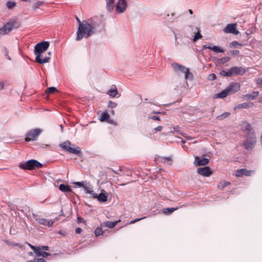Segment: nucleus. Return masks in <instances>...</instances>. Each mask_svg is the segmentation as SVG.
I'll return each instance as SVG.
<instances>
[{
  "instance_id": "27",
  "label": "nucleus",
  "mask_w": 262,
  "mask_h": 262,
  "mask_svg": "<svg viewBox=\"0 0 262 262\" xmlns=\"http://www.w3.org/2000/svg\"><path fill=\"white\" fill-rule=\"evenodd\" d=\"M71 145V144L69 141L65 142L60 144V146L61 147V148L67 151L68 150L69 148L70 147Z\"/></svg>"
},
{
  "instance_id": "51",
  "label": "nucleus",
  "mask_w": 262,
  "mask_h": 262,
  "mask_svg": "<svg viewBox=\"0 0 262 262\" xmlns=\"http://www.w3.org/2000/svg\"><path fill=\"white\" fill-rule=\"evenodd\" d=\"M77 222H78V223H85V221L83 220V219H82L81 217H80L77 218Z\"/></svg>"
},
{
  "instance_id": "54",
  "label": "nucleus",
  "mask_w": 262,
  "mask_h": 262,
  "mask_svg": "<svg viewBox=\"0 0 262 262\" xmlns=\"http://www.w3.org/2000/svg\"><path fill=\"white\" fill-rule=\"evenodd\" d=\"M36 262H46L45 260L43 258L35 259Z\"/></svg>"
},
{
  "instance_id": "50",
  "label": "nucleus",
  "mask_w": 262,
  "mask_h": 262,
  "mask_svg": "<svg viewBox=\"0 0 262 262\" xmlns=\"http://www.w3.org/2000/svg\"><path fill=\"white\" fill-rule=\"evenodd\" d=\"M163 127L162 126H159L157 127H156L154 129L156 131V132H160V131H161Z\"/></svg>"
},
{
  "instance_id": "36",
  "label": "nucleus",
  "mask_w": 262,
  "mask_h": 262,
  "mask_svg": "<svg viewBox=\"0 0 262 262\" xmlns=\"http://www.w3.org/2000/svg\"><path fill=\"white\" fill-rule=\"evenodd\" d=\"M95 234L96 236H99L103 234V231L101 228L98 227L95 231Z\"/></svg>"
},
{
  "instance_id": "12",
  "label": "nucleus",
  "mask_w": 262,
  "mask_h": 262,
  "mask_svg": "<svg viewBox=\"0 0 262 262\" xmlns=\"http://www.w3.org/2000/svg\"><path fill=\"white\" fill-rule=\"evenodd\" d=\"M209 162V160L206 158H200L199 156H195L194 164L198 166L201 165H205Z\"/></svg>"
},
{
  "instance_id": "1",
  "label": "nucleus",
  "mask_w": 262,
  "mask_h": 262,
  "mask_svg": "<svg viewBox=\"0 0 262 262\" xmlns=\"http://www.w3.org/2000/svg\"><path fill=\"white\" fill-rule=\"evenodd\" d=\"M98 26L97 21L93 18L82 20L78 25L76 40L80 41L93 35L96 32Z\"/></svg>"
},
{
  "instance_id": "17",
  "label": "nucleus",
  "mask_w": 262,
  "mask_h": 262,
  "mask_svg": "<svg viewBox=\"0 0 262 262\" xmlns=\"http://www.w3.org/2000/svg\"><path fill=\"white\" fill-rule=\"evenodd\" d=\"M68 151L77 155H79L81 153L80 148L79 147H76L74 145L72 146L71 145L69 148Z\"/></svg>"
},
{
  "instance_id": "10",
  "label": "nucleus",
  "mask_w": 262,
  "mask_h": 262,
  "mask_svg": "<svg viewBox=\"0 0 262 262\" xmlns=\"http://www.w3.org/2000/svg\"><path fill=\"white\" fill-rule=\"evenodd\" d=\"M13 28V24L12 23H8L0 29V34L5 35L9 33Z\"/></svg>"
},
{
  "instance_id": "37",
  "label": "nucleus",
  "mask_w": 262,
  "mask_h": 262,
  "mask_svg": "<svg viewBox=\"0 0 262 262\" xmlns=\"http://www.w3.org/2000/svg\"><path fill=\"white\" fill-rule=\"evenodd\" d=\"M37 250H36L34 252L36 254L37 256H41L40 254L43 253V252L41 251V248L40 247H37Z\"/></svg>"
},
{
  "instance_id": "46",
  "label": "nucleus",
  "mask_w": 262,
  "mask_h": 262,
  "mask_svg": "<svg viewBox=\"0 0 262 262\" xmlns=\"http://www.w3.org/2000/svg\"><path fill=\"white\" fill-rule=\"evenodd\" d=\"M5 83L4 81H0V91L4 89Z\"/></svg>"
},
{
  "instance_id": "52",
  "label": "nucleus",
  "mask_w": 262,
  "mask_h": 262,
  "mask_svg": "<svg viewBox=\"0 0 262 262\" xmlns=\"http://www.w3.org/2000/svg\"><path fill=\"white\" fill-rule=\"evenodd\" d=\"M40 247L41 248L42 250H43L48 251L49 250V247L48 246H40Z\"/></svg>"
},
{
  "instance_id": "6",
  "label": "nucleus",
  "mask_w": 262,
  "mask_h": 262,
  "mask_svg": "<svg viewBox=\"0 0 262 262\" xmlns=\"http://www.w3.org/2000/svg\"><path fill=\"white\" fill-rule=\"evenodd\" d=\"M127 7L126 0H118L115 5V11L118 14L123 13L126 11Z\"/></svg>"
},
{
  "instance_id": "44",
  "label": "nucleus",
  "mask_w": 262,
  "mask_h": 262,
  "mask_svg": "<svg viewBox=\"0 0 262 262\" xmlns=\"http://www.w3.org/2000/svg\"><path fill=\"white\" fill-rule=\"evenodd\" d=\"M232 75H233V74L232 73V72L231 71V68L228 71H226V76L231 77Z\"/></svg>"
},
{
  "instance_id": "14",
  "label": "nucleus",
  "mask_w": 262,
  "mask_h": 262,
  "mask_svg": "<svg viewBox=\"0 0 262 262\" xmlns=\"http://www.w3.org/2000/svg\"><path fill=\"white\" fill-rule=\"evenodd\" d=\"M231 71L234 75L243 74L246 71L241 67H234L231 68Z\"/></svg>"
},
{
  "instance_id": "42",
  "label": "nucleus",
  "mask_w": 262,
  "mask_h": 262,
  "mask_svg": "<svg viewBox=\"0 0 262 262\" xmlns=\"http://www.w3.org/2000/svg\"><path fill=\"white\" fill-rule=\"evenodd\" d=\"M230 60V58L228 57H224L221 59V61L222 63H225L228 61Z\"/></svg>"
},
{
  "instance_id": "31",
  "label": "nucleus",
  "mask_w": 262,
  "mask_h": 262,
  "mask_svg": "<svg viewBox=\"0 0 262 262\" xmlns=\"http://www.w3.org/2000/svg\"><path fill=\"white\" fill-rule=\"evenodd\" d=\"M229 115H230L229 113L226 112V113H223L221 115L218 116L217 117V119H218L219 120H222L223 119L227 118L228 116H229Z\"/></svg>"
},
{
  "instance_id": "57",
  "label": "nucleus",
  "mask_w": 262,
  "mask_h": 262,
  "mask_svg": "<svg viewBox=\"0 0 262 262\" xmlns=\"http://www.w3.org/2000/svg\"><path fill=\"white\" fill-rule=\"evenodd\" d=\"M29 246L30 247V248H31L32 250H34V252L35 251V250H37V247H35V246H33V245H31V244H29Z\"/></svg>"
},
{
  "instance_id": "61",
  "label": "nucleus",
  "mask_w": 262,
  "mask_h": 262,
  "mask_svg": "<svg viewBox=\"0 0 262 262\" xmlns=\"http://www.w3.org/2000/svg\"><path fill=\"white\" fill-rule=\"evenodd\" d=\"M135 223H136V221L133 220V221H130V224H134Z\"/></svg>"
},
{
  "instance_id": "56",
  "label": "nucleus",
  "mask_w": 262,
  "mask_h": 262,
  "mask_svg": "<svg viewBox=\"0 0 262 262\" xmlns=\"http://www.w3.org/2000/svg\"><path fill=\"white\" fill-rule=\"evenodd\" d=\"M151 118L155 120L160 121V118L158 116H154L151 117Z\"/></svg>"
},
{
  "instance_id": "38",
  "label": "nucleus",
  "mask_w": 262,
  "mask_h": 262,
  "mask_svg": "<svg viewBox=\"0 0 262 262\" xmlns=\"http://www.w3.org/2000/svg\"><path fill=\"white\" fill-rule=\"evenodd\" d=\"M73 184L75 185H77L80 187H84V185H85L86 183L85 182H76L73 183Z\"/></svg>"
},
{
  "instance_id": "19",
  "label": "nucleus",
  "mask_w": 262,
  "mask_h": 262,
  "mask_svg": "<svg viewBox=\"0 0 262 262\" xmlns=\"http://www.w3.org/2000/svg\"><path fill=\"white\" fill-rule=\"evenodd\" d=\"M94 198H97L99 202H105L107 200V195L106 194L101 192L99 195L97 194V196H95Z\"/></svg>"
},
{
  "instance_id": "24",
  "label": "nucleus",
  "mask_w": 262,
  "mask_h": 262,
  "mask_svg": "<svg viewBox=\"0 0 262 262\" xmlns=\"http://www.w3.org/2000/svg\"><path fill=\"white\" fill-rule=\"evenodd\" d=\"M59 189L62 192H67L71 191V189L69 186L60 184L59 186Z\"/></svg>"
},
{
  "instance_id": "3",
  "label": "nucleus",
  "mask_w": 262,
  "mask_h": 262,
  "mask_svg": "<svg viewBox=\"0 0 262 262\" xmlns=\"http://www.w3.org/2000/svg\"><path fill=\"white\" fill-rule=\"evenodd\" d=\"M172 66L176 73L178 74L184 73L186 79L192 78V75L189 72L188 69L178 63H173Z\"/></svg>"
},
{
  "instance_id": "26",
  "label": "nucleus",
  "mask_w": 262,
  "mask_h": 262,
  "mask_svg": "<svg viewBox=\"0 0 262 262\" xmlns=\"http://www.w3.org/2000/svg\"><path fill=\"white\" fill-rule=\"evenodd\" d=\"M106 3V7L108 10L113 8L115 3V0H105Z\"/></svg>"
},
{
  "instance_id": "47",
  "label": "nucleus",
  "mask_w": 262,
  "mask_h": 262,
  "mask_svg": "<svg viewBox=\"0 0 262 262\" xmlns=\"http://www.w3.org/2000/svg\"><path fill=\"white\" fill-rule=\"evenodd\" d=\"M178 209V208H167L166 210H168V212L169 213H172L174 211Z\"/></svg>"
},
{
  "instance_id": "23",
  "label": "nucleus",
  "mask_w": 262,
  "mask_h": 262,
  "mask_svg": "<svg viewBox=\"0 0 262 262\" xmlns=\"http://www.w3.org/2000/svg\"><path fill=\"white\" fill-rule=\"evenodd\" d=\"M110 118V115L107 112H103L101 114L99 120L101 122L107 121Z\"/></svg>"
},
{
  "instance_id": "40",
  "label": "nucleus",
  "mask_w": 262,
  "mask_h": 262,
  "mask_svg": "<svg viewBox=\"0 0 262 262\" xmlns=\"http://www.w3.org/2000/svg\"><path fill=\"white\" fill-rule=\"evenodd\" d=\"M208 78L209 80H213L216 79V76L214 74H211L208 76Z\"/></svg>"
},
{
  "instance_id": "45",
  "label": "nucleus",
  "mask_w": 262,
  "mask_h": 262,
  "mask_svg": "<svg viewBox=\"0 0 262 262\" xmlns=\"http://www.w3.org/2000/svg\"><path fill=\"white\" fill-rule=\"evenodd\" d=\"M49 255H50V254L49 253L45 251H43V253L40 254V256L43 257H46Z\"/></svg>"
},
{
  "instance_id": "32",
  "label": "nucleus",
  "mask_w": 262,
  "mask_h": 262,
  "mask_svg": "<svg viewBox=\"0 0 262 262\" xmlns=\"http://www.w3.org/2000/svg\"><path fill=\"white\" fill-rule=\"evenodd\" d=\"M202 37V35L201 34L200 31H198L194 36L192 40L193 42H195L197 40L201 39Z\"/></svg>"
},
{
  "instance_id": "35",
  "label": "nucleus",
  "mask_w": 262,
  "mask_h": 262,
  "mask_svg": "<svg viewBox=\"0 0 262 262\" xmlns=\"http://www.w3.org/2000/svg\"><path fill=\"white\" fill-rule=\"evenodd\" d=\"M15 5V3L12 1H9L6 3V6L9 9H11L14 7Z\"/></svg>"
},
{
  "instance_id": "64",
  "label": "nucleus",
  "mask_w": 262,
  "mask_h": 262,
  "mask_svg": "<svg viewBox=\"0 0 262 262\" xmlns=\"http://www.w3.org/2000/svg\"><path fill=\"white\" fill-rule=\"evenodd\" d=\"M26 262H36V260H30V261H26Z\"/></svg>"
},
{
  "instance_id": "15",
  "label": "nucleus",
  "mask_w": 262,
  "mask_h": 262,
  "mask_svg": "<svg viewBox=\"0 0 262 262\" xmlns=\"http://www.w3.org/2000/svg\"><path fill=\"white\" fill-rule=\"evenodd\" d=\"M253 105V102L243 103L238 104L234 107V110H236L241 108H248L252 107Z\"/></svg>"
},
{
  "instance_id": "62",
  "label": "nucleus",
  "mask_w": 262,
  "mask_h": 262,
  "mask_svg": "<svg viewBox=\"0 0 262 262\" xmlns=\"http://www.w3.org/2000/svg\"><path fill=\"white\" fill-rule=\"evenodd\" d=\"M76 19L78 22V25H79V23L81 22L82 21H80L78 17L76 18Z\"/></svg>"
},
{
  "instance_id": "48",
  "label": "nucleus",
  "mask_w": 262,
  "mask_h": 262,
  "mask_svg": "<svg viewBox=\"0 0 262 262\" xmlns=\"http://www.w3.org/2000/svg\"><path fill=\"white\" fill-rule=\"evenodd\" d=\"M211 48H212V46L209 45H205L203 46V49H209L211 50Z\"/></svg>"
},
{
  "instance_id": "5",
  "label": "nucleus",
  "mask_w": 262,
  "mask_h": 262,
  "mask_svg": "<svg viewBox=\"0 0 262 262\" xmlns=\"http://www.w3.org/2000/svg\"><path fill=\"white\" fill-rule=\"evenodd\" d=\"M42 164L36 160H30L24 164H21L20 167L23 169L31 170L35 168L41 167Z\"/></svg>"
},
{
  "instance_id": "39",
  "label": "nucleus",
  "mask_w": 262,
  "mask_h": 262,
  "mask_svg": "<svg viewBox=\"0 0 262 262\" xmlns=\"http://www.w3.org/2000/svg\"><path fill=\"white\" fill-rule=\"evenodd\" d=\"M57 91V89L55 87L52 86V87L49 88L47 90V92L48 93H53L54 92Z\"/></svg>"
},
{
  "instance_id": "4",
  "label": "nucleus",
  "mask_w": 262,
  "mask_h": 262,
  "mask_svg": "<svg viewBox=\"0 0 262 262\" xmlns=\"http://www.w3.org/2000/svg\"><path fill=\"white\" fill-rule=\"evenodd\" d=\"M42 132V130L40 128H35L29 130L26 135V137L25 138L26 141L29 142L37 140L38 137Z\"/></svg>"
},
{
  "instance_id": "29",
  "label": "nucleus",
  "mask_w": 262,
  "mask_h": 262,
  "mask_svg": "<svg viewBox=\"0 0 262 262\" xmlns=\"http://www.w3.org/2000/svg\"><path fill=\"white\" fill-rule=\"evenodd\" d=\"M211 50L216 53H223L224 52V50L223 49L216 46H212Z\"/></svg>"
},
{
  "instance_id": "21",
  "label": "nucleus",
  "mask_w": 262,
  "mask_h": 262,
  "mask_svg": "<svg viewBox=\"0 0 262 262\" xmlns=\"http://www.w3.org/2000/svg\"><path fill=\"white\" fill-rule=\"evenodd\" d=\"M117 89L115 85H113L107 93L108 95L113 97H115L117 95Z\"/></svg>"
},
{
  "instance_id": "49",
  "label": "nucleus",
  "mask_w": 262,
  "mask_h": 262,
  "mask_svg": "<svg viewBox=\"0 0 262 262\" xmlns=\"http://www.w3.org/2000/svg\"><path fill=\"white\" fill-rule=\"evenodd\" d=\"M252 172V171H249V170H247L246 169H245V171L243 172H244V175H245V176H249L250 175V173L251 172Z\"/></svg>"
},
{
  "instance_id": "59",
  "label": "nucleus",
  "mask_w": 262,
  "mask_h": 262,
  "mask_svg": "<svg viewBox=\"0 0 262 262\" xmlns=\"http://www.w3.org/2000/svg\"><path fill=\"white\" fill-rule=\"evenodd\" d=\"M5 54H6V56H7V58L9 59V60H11L10 57L8 56V53L7 51L5 53Z\"/></svg>"
},
{
  "instance_id": "30",
  "label": "nucleus",
  "mask_w": 262,
  "mask_h": 262,
  "mask_svg": "<svg viewBox=\"0 0 262 262\" xmlns=\"http://www.w3.org/2000/svg\"><path fill=\"white\" fill-rule=\"evenodd\" d=\"M230 184L228 182H221L218 185V188L220 189H223L225 187Z\"/></svg>"
},
{
  "instance_id": "2",
  "label": "nucleus",
  "mask_w": 262,
  "mask_h": 262,
  "mask_svg": "<svg viewBox=\"0 0 262 262\" xmlns=\"http://www.w3.org/2000/svg\"><path fill=\"white\" fill-rule=\"evenodd\" d=\"M49 47V42L48 41H42L41 42L38 43L35 46L34 48V54L36 55L35 61L40 63V64H44L46 63H48L50 59V57H46L44 58H41L42 53L45 52Z\"/></svg>"
},
{
  "instance_id": "8",
  "label": "nucleus",
  "mask_w": 262,
  "mask_h": 262,
  "mask_svg": "<svg viewBox=\"0 0 262 262\" xmlns=\"http://www.w3.org/2000/svg\"><path fill=\"white\" fill-rule=\"evenodd\" d=\"M224 32L226 33H232L234 35H238L239 32L236 30V24H229L224 29Z\"/></svg>"
},
{
  "instance_id": "22",
  "label": "nucleus",
  "mask_w": 262,
  "mask_h": 262,
  "mask_svg": "<svg viewBox=\"0 0 262 262\" xmlns=\"http://www.w3.org/2000/svg\"><path fill=\"white\" fill-rule=\"evenodd\" d=\"M228 94H230L228 92L227 90L226 89L222 92L215 94L214 98H224L226 97Z\"/></svg>"
},
{
  "instance_id": "11",
  "label": "nucleus",
  "mask_w": 262,
  "mask_h": 262,
  "mask_svg": "<svg viewBox=\"0 0 262 262\" xmlns=\"http://www.w3.org/2000/svg\"><path fill=\"white\" fill-rule=\"evenodd\" d=\"M241 85L238 83L233 82L231 83L227 88L228 92L230 94H233L240 89Z\"/></svg>"
},
{
  "instance_id": "60",
  "label": "nucleus",
  "mask_w": 262,
  "mask_h": 262,
  "mask_svg": "<svg viewBox=\"0 0 262 262\" xmlns=\"http://www.w3.org/2000/svg\"><path fill=\"white\" fill-rule=\"evenodd\" d=\"M144 217H143V218H141V219H137L135 220V221H136V222H138V221H139L140 220H141V219H144Z\"/></svg>"
},
{
  "instance_id": "20",
  "label": "nucleus",
  "mask_w": 262,
  "mask_h": 262,
  "mask_svg": "<svg viewBox=\"0 0 262 262\" xmlns=\"http://www.w3.org/2000/svg\"><path fill=\"white\" fill-rule=\"evenodd\" d=\"M116 225V223H114L110 221H106L101 224V226L102 228L108 227L110 228H113Z\"/></svg>"
},
{
  "instance_id": "33",
  "label": "nucleus",
  "mask_w": 262,
  "mask_h": 262,
  "mask_svg": "<svg viewBox=\"0 0 262 262\" xmlns=\"http://www.w3.org/2000/svg\"><path fill=\"white\" fill-rule=\"evenodd\" d=\"M244 171H245V169H241L237 170L236 171L235 175L236 177L243 176H244V172H244Z\"/></svg>"
},
{
  "instance_id": "7",
  "label": "nucleus",
  "mask_w": 262,
  "mask_h": 262,
  "mask_svg": "<svg viewBox=\"0 0 262 262\" xmlns=\"http://www.w3.org/2000/svg\"><path fill=\"white\" fill-rule=\"evenodd\" d=\"M34 218L39 224L48 227H51L54 223V220H49L36 215H34Z\"/></svg>"
},
{
  "instance_id": "13",
  "label": "nucleus",
  "mask_w": 262,
  "mask_h": 262,
  "mask_svg": "<svg viewBox=\"0 0 262 262\" xmlns=\"http://www.w3.org/2000/svg\"><path fill=\"white\" fill-rule=\"evenodd\" d=\"M199 174L204 177H209L212 174V171L209 167H204L197 169Z\"/></svg>"
},
{
  "instance_id": "58",
  "label": "nucleus",
  "mask_w": 262,
  "mask_h": 262,
  "mask_svg": "<svg viewBox=\"0 0 262 262\" xmlns=\"http://www.w3.org/2000/svg\"><path fill=\"white\" fill-rule=\"evenodd\" d=\"M256 82L259 85H262V78L258 79Z\"/></svg>"
},
{
  "instance_id": "16",
  "label": "nucleus",
  "mask_w": 262,
  "mask_h": 262,
  "mask_svg": "<svg viewBox=\"0 0 262 262\" xmlns=\"http://www.w3.org/2000/svg\"><path fill=\"white\" fill-rule=\"evenodd\" d=\"M83 189L85 191L86 193L91 194L93 198L97 196V194L95 193L92 190V188L91 187V185L86 183L83 187Z\"/></svg>"
},
{
  "instance_id": "25",
  "label": "nucleus",
  "mask_w": 262,
  "mask_h": 262,
  "mask_svg": "<svg viewBox=\"0 0 262 262\" xmlns=\"http://www.w3.org/2000/svg\"><path fill=\"white\" fill-rule=\"evenodd\" d=\"M158 160L162 163H168V164H171V159L170 157H160Z\"/></svg>"
},
{
  "instance_id": "43",
  "label": "nucleus",
  "mask_w": 262,
  "mask_h": 262,
  "mask_svg": "<svg viewBox=\"0 0 262 262\" xmlns=\"http://www.w3.org/2000/svg\"><path fill=\"white\" fill-rule=\"evenodd\" d=\"M231 45H232L233 47H236L237 46H242V45L239 43L237 41H234L231 43Z\"/></svg>"
},
{
  "instance_id": "53",
  "label": "nucleus",
  "mask_w": 262,
  "mask_h": 262,
  "mask_svg": "<svg viewBox=\"0 0 262 262\" xmlns=\"http://www.w3.org/2000/svg\"><path fill=\"white\" fill-rule=\"evenodd\" d=\"M82 229L80 228H77L75 229V232L77 234H79L81 232Z\"/></svg>"
},
{
  "instance_id": "41",
  "label": "nucleus",
  "mask_w": 262,
  "mask_h": 262,
  "mask_svg": "<svg viewBox=\"0 0 262 262\" xmlns=\"http://www.w3.org/2000/svg\"><path fill=\"white\" fill-rule=\"evenodd\" d=\"M117 106V104L115 103V102H112V101H110L109 102V104H108V106L111 107V108H114L115 107H116Z\"/></svg>"
},
{
  "instance_id": "9",
  "label": "nucleus",
  "mask_w": 262,
  "mask_h": 262,
  "mask_svg": "<svg viewBox=\"0 0 262 262\" xmlns=\"http://www.w3.org/2000/svg\"><path fill=\"white\" fill-rule=\"evenodd\" d=\"M255 143V137L253 135H251L246 139L244 145L246 149H251L254 146Z\"/></svg>"
},
{
  "instance_id": "63",
  "label": "nucleus",
  "mask_w": 262,
  "mask_h": 262,
  "mask_svg": "<svg viewBox=\"0 0 262 262\" xmlns=\"http://www.w3.org/2000/svg\"><path fill=\"white\" fill-rule=\"evenodd\" d=\"M120 222V220H118V221H116V222H114V223H116V225H117V224L118 223H119Z\"/></svg>"
},
{
  "instance_id": "34",
  "label": "nucleus",
  "mask_w": 262,
  "mask_h": 262,
  "mask_svg": "<svg viewBox=\"0 0 262 262\" xmlns=\"http://www.w3.org/2000/svg\"><path fill=\"white\" fill-rule=\"evenodd\" d=\"M243 127L244 128V129L246 130L250 131L251 129H252L251 125L247 122L244 123L243 124Z\"/></svg>"
},
{
  "instance_id": "55",
  "label": "nucleus",
  "mask_w": 262,
  "mask_h": 262,
  "mask_svg": "<svg viewBox=\"0 0 262 262\" xmlns=\"http://www.w3.org/2000/svg\"><path fill=\"white\" fill-rule=\"evenodd\" d=\"M220 75L223 76H226V71L223 70L220 72Z\"/></svg>"
},
{
  "instance_id": "18",
  "label": "nucleus",
  "mask_w": 262,
  "mask_h": 262,
  "mask_svg": "<svg viewBox=\"0 0 262 262\" xmlns=\"http://www.w3.org/2000/svg\"><path fill=\"white\" fill-rule=\"evenodd\" d=\"M259 94L258 92L254 91L251 94H248L244 95V98L246 100H253L255 98L258 96Z\"/></svg>"
},
{
  "instance_id": "28",
  "label": "nucleus",
  "mask_w": 262,
  "mask_h": 262,
  "mask_svg": "<svg viewBox=\"0 0 262 262\" xmlns=\"http://www.w3.org/2000/svg\"><path fill=\"white\" fill-rule=\"evenodd\" d=\"M43 4V3L42 2H36L32 5V9L34 10H36L37 9H38L41 6H42Z\"/></svg>"
}]
</instances>
